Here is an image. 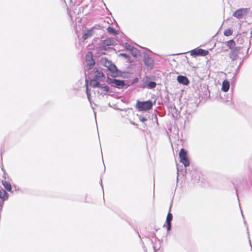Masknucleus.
I'll list each match as a JSON object with an SVG mask.
<instances>
[{"label":"nucleus","instance_id":"1","mask_svg":"<svg viewBox=\"0 0 252 252\" xmlns=\"http://www.w3.org/2000/svg\"><path fill=\"white\" fill-rule=\"evenodd\" d=\"M153 103L150 100L142 102L138 101L136 103V107L139 111L148 110L151 109Z\"/></svg>","mask_w":252,"mask_h":252},{"label":"nucleus","instance_id":"2","mask_svg":"<svg viewBox=\"0 0 252 252\" xmlns=\"http://www.w3.org/2000/svg\"><path fill=\"white\" fill-rule=\"evenodd\" d=\"M101 63L106 67H107L112 73H117L118 69L116 65L113 64L110 61L105 58H102L101 59Z\"/></svg>","mask_w":252,"mask_h":252},{"label":"nucleus","instance_id":"3","mask_svg":"<svg viewBox=\"0 0 252 252\" xmlns=\"http://www.w3.org/2000/svg\"><path fill=\"white\" fill-rule=\"evenodd\" d=\"M179 157L180 158V161L185 167H187L189 165V162L187 157V152L184 149H181L179 152Z\"/></svg>","mask_w":252,"mask_h":252},{"label":"nucleus","instance_id":"4","mask_svg":"<svg viewBox=\"0 0 252 252\" xmlns=\"http://www.w3.org/2000/svg\"><path fill=\"white\" fill-rule=\"evenodd\" d=\"M115 43V40L114 38H107L103 41V43L100 46L99 49L101 51L106 50L107 46L113 45Z\"/></svg>","mask_w":252,"mask_h":252},{"label":"nucleus","instance_id":"5","mask_svg":"<svg viewBox=\"0 0 252 252\" xmlns=\"http://www.w3.org/2000/svg\"><path fill=\"white\" fill-rule=\"evenodd\" d=\"M190 54L192 56H205L209 54V51L199 48H196L190 51Z\"/></svg>","mask_w":252,"mask_h":252},{"label":"nucleus","instance_id":"6","mask_svg":"<svg viewBox=\"0 0 252 252\" xmlns=\"http://www.w3.org/2000/svg\"><path fill=\"white\" fill-rule=\"evenodd\" d=\"M109 83L111 84L112 86L117 87L118 88H122L125 86V82L124 81L116 79H110L109 80Z\"/></svg>","mask_w":252,"mask_h":252},{"label":"nucleus","instance_id":"7","mask_svg":"<svg viewBox=\"0 0 252 252\" xmlns=\"http://www.w3.org/2000/svg\"><path fill=\"white\" fill-rule=\"evenodd\" d=\"M247 12V9L246 8H240L235 11L233 16L238 19H241L246 14Z\"/></svg>","mask_w":252,"mask_h":252},{"label":"nucleus","instance_id":"8","mask_svg":"<svg viewBox=\"0 0 252 252\" xmlns=\"http://www.w3.org/2000/svg\"><path fill=\"white\" fill-rule=\"evenodd\" d=\"M144 62L148 67L152 69L154 66V60L148 55H146L144 58Z\"/></svg>","mask_w":252,"mask_h":252},{"label":"nucleus","instance_id":"9","mask_svg":"<svg viewBox=\"0 0 252 252\" xmlns=\"http://www.w3.org/2000/svg\"><path fill=\"white\" fill-rule=\"evenodd\" d=\"M156 86V83L155 82L150 81L149 82L147 79L145 80L142 84V87L143 88H147L149 89H153Z\"/></svg>","mask_w":252,"mask_h":252},{"label":"nucleus","instance_id":"10","mask_svg":"<svg viewBox=\"0 0 252 252\" xmlns=\"http://www.w3.org/2000/svg\"><path fill=\"white\" fill-rule=\"evenodd\" d=\"M173 219V216L172 214L169 212L167 214V217H166V222L167 223V231H169L171 229V221Z\"/></svg>","mask_w":252,"mask_h":252},{"label":"nucleus","instance_id":"11","mask_svg":"<svg viewBox=\"0 0 252 252\" xmlns=\"http://www.w3.org/2000/svg\"><path fill=\"white\" fill-rule=\"evenodd\" d=\"M240 49V47H237V48H235L234 50H231L229 55V57L232 59V60L235 61L237 59V53Z\"/></svg>","mask_w":252,"mask_h":252},{"label":"nucleus","instance_id":"12","mask_svg":"<svg viewBox=\"0 0 252 252\" xmlns=\"http://www.w3.org/2000/svg\"><path fill=\"white\" fill-rule=\"evenodd\" d=\"M177 79L179 83L183 85H188L189 84V81L186 76L179 75Z\"/></svg>","mask_w":252,"mask_h":252},{"label":"nucleus","instance_id":"13","mask_svg":"<svg viewBox=\"0 0 252 252\" xmlns=\"http://www.w3.org/2000/svg\"><path fill=\"white\" fill-rule=\"evenodd\" d=\"M229 88V82L226 80H224L222 83L221 90L224 92H227L228 91Z\"/></svg>","mask_w":252,"mask_h":252},{"label":"nucleus","instance_id":"14","mask_svg":"<svg viewBox=\"0 0 252 252\" xmlns=\"http://www.w3.org/2000/svg\"><path fill=\"white\" fill-rule=\"evenodd\" d=\"M94 33V29H91L88 30L86 31V32L83 34L82 38L84 40L87 39V38L92 37Z\"/></svg>","mask_w":252,"mask_h":252},{"label":"nucleus","instance_id":"15","mask_svg":"<svg viewBox=\"0 0 252 252\" xmlns=\"http://www.w3.org/2000/svg\"><path fill=\"white\" fill-rule=\"evenodd\" d=\"M95 71H94V76L95 79H101L103 77V74L98 69H94Z\"/></svg>","mask_w":252,"mask_h":252},{"label":"nucleus","instance_id":"16","mask_svg":"<svg viewBox=\"0 0 252 252\" xmlns=\"http://www.w3.org/2000/svg\"><path fill=\"white\" fill-rule=\"evenodd\" d=\"M226 45L232 50H234L236 47V44L233 40H230L226 42Z\"/></svg>","mask_w":252,"mask_h":252},{"label":"nucleus","instance_id":"17","mask_svg":"<svg viewBox=\"0 0 252 252\" xmlns=\"http://www.w3.org/2000/svg\"><path fill=\"white\" fill-rule=\"evenodd\" d=\"M2 184L7 191H11L12 188L10 183L6 181H2Z\"/></svg>","mask_w":252,"mask_h":252},{"label":"nucleus","instance_id":"18","mask_svg":"<svg viewBox=\"0 0 252 252\" xmlns=\"http://www.w3.org/2000/svg\"><path fill=\"white\" fill-rule=\"evenodd\" d=\"M8 195L5 190L2 189L0 190V198L2 199L3 201L6 200L8 199Z\"/></svg>","mask_w":252,"mask_h":252},{"label":"nucleus","instance_id":"19","mask_svg":"<svg viewBox=\"0 0 252 252\" xmlns=\"http://www.w3.org/2000/svg\"><path fill=\"white\" fill-rule=\"evenodd\" d=\"M86 68L88 70L92 69L94 65L95 62L94 60L90 61V62H86Z\"/></svg>","mask_w":252,"mask_h":252},{"label":"nucleus","instance_id":"20","mask_svg":"<svg viewBox=\"0 0 252 252\" xmlns=\"http://www.w3.org/2000/svg\"><path fill=\"white\" fill-rule=\"evenodd\" d=\"M93 60L92 53L91 52H88L86 55V62H90Z\"/></svg>","mask_w":252,"mask_h":252},{"label":"nucleus","instance_id":"21","mask_svg":"<svg viewBox=\"0 0 252 252\" xmlns=\"http://www.w3.org/2000/svg\"><path fill=\"white\" fill-rule=\"evenodd\" d=\"M97 79H93L90 81V85L92 87H96L99 86V82L97 80Z\"/></svg>","mask_w":252,"mask_h":252},{"label":"nucleus","instance_id":"22","mask_svg":"<svg viewBox=\"0 0 252 252\" xmlns=\"http://www.w3.org/2000/svg\"><path fill=\"white\" fill-rule=\"evenodd\" d=\"M99 91H98V93L102 94V92H107L109 91V88L107 86H99Z\"/></svg>","mask_w":252,"mask_h":252},{"label":"nucleus","instance_id":"23","mask_svg":"<svg viewBox=\"0 0 252 252\" xmlns=\"http://www.w3.org/2000/svg\"><path fill=\"white\" fill-rule=\"evenodd\" d=\"M107 31L110 33H112L114 35L118 34L117 32L112 27H108L107 28Z\"/></svg>","mask_w":252,"mask_h":252},{"label":"nucleus","instance_id":"24","mask_svg":"<svg viewBox=\"0 0 252 252\" xmlns=\"http://www.w3.org/2000/svg\"><path fill=\"white\" fill-rule=\"evenodd\" d=\"M125 48L127 50L130 51H133L134 50V47L130 45L129 43H126L125 44Z\"/></svg>","mask_w":252,"mask_h":252},{"label":"nucleus","instance_id":"25","mask_svg":"<svg viewBox=\"0 0 252 252\" xmlns=\"http://www.w3.org/2000/svg\"><path fill=\"white\" fill-rule=\"evenodd\" d=\"M232 33V31L230 29H227L224 32V34L227 36L231 35Z\"/></svg>","mask_w":252,"mask_h":252},{"label":"nucleus","instance_id":"26","mask_svg":"<svg viewBox=\"0 0 252 252\" xmlns=\"http://www.w3.org/2000/svg\"><path fill=\"white\" fill-rule=\"evenodd\" d=\"M87 87H86V94H87V97H88V98L89 99V100L90 101H91L90 100V99H91V94H90L88 92V86H87V84H86Z\"/></svg>","mask_w":252,"mask_h":252},{"label":"nucleus","instance_id":"27","mask_svg":"<svg viewBox=\"0 0 252 252\" xmlns=\"http://www.w3.org/2000/svg\"><path fill=\"white\" fill-rule=\"evenodd\" d=\"M132 55L134 57H136L137 56V50L134 48V50L133 51H131Z\"/></svg>","mask_w":252,"mask_h":252},{"label":"nucleus","instance_id":"28","mask_svg":"<svg viewBox=\"0 0 252 252\" xmlns=\"http://www.w3.org/2000/svg\"><path fill=\"white\" fill-rule=\"evenodd\" d=\"M119 55L120 56L125 57L126 59H127L129 57V56L128 55H127L126 54H124V53H121Z\"/></svg>","mask_w":252,"mask_h":252},{"label":"nucleus","instance_id":"29","mask_svg":"<svg viewBox=\"0 0 252 252\" xmlns=\"http://www.w3.org/2000/svg\"><path fill=\"white\" fill-rule=\"evenodd\" d=\"M140 120L143 123L145 122L147 120V119L145 117H140Z\"/></svg>","mask_w":252,"mask_h":252},{"label":"nucleus","instance_id":"30","mask_svg":"<svg viewBox=\"0 0 252 252\" xmlns=\"http://www.w3.org/2000/svg\"><path fill=\"white\" fill-rule=\"evenodd\" d=\"M2 205H0V211L2 210Z\"/></svg>","mask_w":252,"mask_h":252},{"label":"nucleus","instance_id":"31","mask_svg":"<svg viewBox=\"0 0 252 252\" xmlns=\"http://www.w3.org/2000/svg\"><path fill=\"white\" fill-rule=\"evenodd\" d=\"M3 204V202H1L0 201V205H2Z\"/></svg>","mask_w":252,"mask_h":252},{"label":"nucleus","instance_id":"32","mask_svg":"<svg viewBox=\"0 0 252 252\" xmlns=\"http://www.w3.org/2000/svg\"><path fill=\"white\" fill-rule=\"evenodd\" d=\"M250 243H251V241H250ZM250 246H251V249L252 250V245H251V244H250Z\"/></svg>","mask_w":252,"mask_h":252},{"label":"nucleus","instance_id":"33","mask_svg":"<svg viewBox=\"0 0 252 252\" xmlns=\"http://www.w3.org/2000/svg\"><path fill=\"white\" fill-rule=\"evenodd\" d=\"M154 248L155 251H156V247L155 246L154 247Z\"/></svg>","mask_w":252,"mask_h":252}]
</instances>
